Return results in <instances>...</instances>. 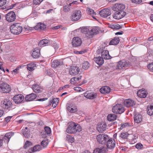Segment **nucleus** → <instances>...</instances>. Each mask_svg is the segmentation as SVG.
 <instances>
[{"mask_svg": "<svg viewBox=\"0 0 153 153\" xmlns=\"http://www.w3.org/2000/svg\"><path fill=\"white\" fill-rule=\"evenodd\" d=\"M82 130V128L79 125L71 122L68 124L66 131L68 134H74L76 132H80Z\"/></svg>", "mask_w": 153, "mask_h": 153, "instance_id": "nucleus-1", "label": "nucleus"}, {"mask_svg": "<svg viewBox=\"0 0 153 153\" xmlns=\"http://www.w3.org/2000/svg\"><path fill=\"white\" fill-rule=\"evenodd\" d=\"M1 105L3 109L6 111H9L12 109L13 104L9 99H5L1 101Z\"/></svg>", "mask_w": 153, "mask_h": 153, "instance_id": "nucleus-2", "label": "nucleus"}, {"mask_svg": "<svg viewBox=\"0 0 153 153\" xmlns=\"http://www.w3.org/2000/svg\"><path fill=\"white\" fill-rule=\"evenodd\" d=\"M22 30V27L18 23L13 24L10 27L11 32L14 34H19L20 33Z\"/></svg>", "mask_w": 153, "mask_h": 153, "instance_id": "nucleus-3", "label": "nucleus"}, {"mask_svg": "<svg viewBox=\"0 0 153 153\" xmlns=\"http://www.w3.org/2000/svg\"><path fill=\"white\" fill-rule=\"evenodd\" d=\"M112 110L114 113L121 114L124 111L125 109L123 105L121 104H117L113 107Z\"/></svg>", "mask_w": 153, "mask_h": 153, "instance_id": "nucleus-4", "label": "nucleus"}, {"mask_svg": "<svg viewBox=\"0 0 153 153\" xmlns=\"http://www.w3.org/2000/svg\"><path fill=\"white\" fill-rule=\"evenodd\" d=\"M11 90L10 86L6 83L0 84V91L3 93H9Z\"/></svg>", "mask_w": 153, "mask_h": 153, "instance_id": "nucleus-5", "label": "nucleus"}, {"mask_svg": "<svg viewBox=\"0 0 153 153\" xmlns=\"http://www.w3.org/2000/svg\"><path fill=\"white\" fill-rule=\"evenodd\" d=\"M82 16L80 10H76L73 12L71 16V19L73 21H78L80 19Z\"/></svg>", "mask_w": 153, "mask_h": 153, "instance_id": "nucleus-6", "label": "nucleus"}, {"mask_svg": "<svg viewBox=\"0 0 153 153\" xmlns=\"http://www.w3.org/2000/svg\"><path fill=\"white\" fill-rule=\"evenodd\" d=\"M109 139L108 136L106 134H100L97 136V141L100 144H103Z\"/></svg>", "mask_w": 153, "mask_h": 153, "instance_id": "nucleus-7", "label": "nucleus"}, {"mask_svg": "<svg viewBox=\"0 0 153 153\" xmlns=\"http://www.w3.org/2000/svg\"><path fill=\"white\" fill-rule=\"evenodd\" d=\"M103 48H100L97 51L98 52L101 51V56L102 58L106 59L111 58V56L109 55L108 51L107 50H103Z\"/></svg>", "mask_w": 153, "mask_h": 153, "instance_id": "nucleus-8", "label": "nucleus"}, {"mask_svg": "<svg viewBox=\"0 0 153 153\" xmlns=\"http://www.w3.org/2000/svg\"><path fill=\"white\" fill-rule=\"evenodd\" d=\"M16 16L14 12L11 11L7 13L5 16L6 19L8 22H11L14 21Z\"/></svg>", "mask_w": 153, "mask_h": 153, "instance_id": "nucleus-9", "label": "nucleus"}, {"mask_svg": "<svg viewBox=\"0 0 153 153\" xmlns=\"http://www.w3.org/2000/svg\"><path fill=\"white\" fill-rule=\"evenodd\" d=\"M131 65L129 62L125 60H122L119 61L117 65V68L121 69L123 67H126L129 66Z\"/></svg>", "mask_w": 153, "mask_h": 153, "instance_id": "nucleus-10", "label": "nucleus"}, {"mask_svg": "<svg viewBox=\"0 0 153 153\" xmlns=\"http://www.w3.org/2000/svg\"><path fill=\"white\" fill-rule=\"evenodd\" d=\"M98 29L97 27H94L89 29L88 31L86 33V36L88 37H91L93 35L96 34L98 33Z\"/></svg>", "mask_w": 153, "mask_h": 153, "instance_id": "nucleus-11", "label": "nucleus"}, {"mask_svg": "<svg viewBox=\"0 0 153 153\" xmlns=\"http://www.w3.org/2000/svg\"><path fill=\"white\" fill-rule=\"evenodd\" d=\"M126 13L124 11H116L113 14V18L117 19H119L124 16Z\"/></svg>", "mask_w": 153, "mask_h": 153, "instance_id": "nucleus-12", "label": "nucleus"}, {"mask_svg": "<svg viewBox=\"0 0 153 153\" xmlns=\"http://www.w3.org/2000/svg\"><path fill=\"white\" fill-rule=\"evenodd\" d=\"M125 5L122 4L117 3L113 6V9L115 11H121L125 8Z\"/></svg>", "mask_w": 153, "mask_h": 153, "instance_id": "nucleus-13", "label": "nucleus"}, {"mask_svg": "<svg viewBox=\"0 0 153 153\" xmlns=\"http://www.w3.org/2000/svg\"><path fill=\"white\" fill-rule=\"evenodd\" d=\"M99 14L101 17L106 18L110 15V10L109 9H104L100 12Z\"/></svg>", "mask_w": 153, "mask_h": 153, "instance_id": "nucleus-14", "label": "nucleus"}, {"mask_svg": "<svg viewBox=\"0 0 153 153\" xmlns=\"http://www.w3.org/2000/svg\"><path fill=\"white\" fill-rule=\"evenodd\" d=\"M71 44L74 47H78L81 45L82 41L79 37H74L72 39Z\"/></svg>", "mask_w": 153, "mask_h": 153, "instance_id": "nucleus-15", "label": "nucleus"}, {"mask_svg": "<svg viewBox=\"0 0 153 153\" xmlns=\"http://www.w3.org/2000/svg\"><path fill=\"white\" fill-rule=\"evenodd\" d=\"M24 99V96L22 94H18L14 96L13 98L14 102L16 104L21 103Z\"/></svg>", "mask_w": 153, "mask_h": 153, "instance_id": "nucleus-16", "label": "nucleus"}, {"mask_svg": "<svg viewBox=\"0 0 153 153\" xmlns=\"http://www.w3.org/2000/svg\"><path fill=\"white\" fill-rule=\"evenodd\" d=\"M80 71L79 68L76 66L71 67L69 73L70 75H75L79 73Z\"/></svg>", "mask_w": 153, "mask_h": 153, "instance_id": "nucleus-17", "label": "nucleus"}, {"mask_svg": "<svg viewBox=\"0 0 153 153\" xmlns=\"http://www.w3.org/2000/svg\"><path fill=\"white\" fill-rule=\"evenodd\" d=\"M115 146V142L114 139H110L108 140L106 143V146L108 149H113Z\"/></svg>", "mask_w": 153, "mask_h": 153, "instance_id": "nucleus-18", "label": "nucleus"}, {"mask_svg": "<svg viewBox=\"0 0 153 153\" xmlns=\"http://www.w3.org/2000/svg\"><path fill=\"white\" fill-rule=\"evenodd\" d=\"M137 94L138 96L140 98H145L147 96L148 92L146 90L143 89H142L138 91Z\"/></svg>", "mask_w": 153, "mask_h": 153, "instance_id": "nucleus-19", "label": "nucleus"}, {"mask_svg": "<svg viewBox=\"0 0 153 153\" xmlns=\"http://www.w3.org/2000/svg\"><path fill=\"white\" fill-rule=\"evenodd\" d=\"M67 108L68 111L71 113L75 112L77 111L76 106L72 103L67 105Z\"/></svg>", "mask_w": 153, "mask_h": 153, "instance_id": "nucleus-20", "label": "nucleus"}, {"mask_svg": "<svg viewBox=\"0 0 153 153\" xmlns=\"http://www.w3.org/2000/svg\"><path fill=\"white\" fill-rule=\"evenodd\" d=\"M106 125L104 123H99L97 126V129L100 132H103L106 129Z\"/></svg>", "mask_w": 153, "mask_h": 153, "instance_id": "nucleus-21", "label": "nucleus"}, {"mask_svg": "<svg viewBox=\"0 0 153 153\" xmlns=\"http://www.w3.org/2000/svg\"><path fill=\"white\" fill-rule=\"evenodd\" d=\"M124 103L125 106L127 107L133 106L135 105L134 101L130 99H126L124 100Z\"/></svg>", "mask_w": 153, "mask_h": 153, "instance_id": "nucleus-22", "label": "nucleus"}, {"mask_svg": "<svg viewBox=\"0 0 153 153\" xmlns=\"http://www.w3.org/2000/svg\"><path fill=\"white\" fill-rule=\"evenodd\" d=\"M13 134V132L12 131L6 133L3 139L4 140V142L8 143L10 138Z\"/></svg>", "mask_w": 153, "mask_h": 153, "instance_id": "nucleus-23", "label": "nucleus"}, {"mask_svg": "<svg viewBox=\"0 0 153 153\" xmlns=\"http://www.w3.org/2000/svg\"><path fill=\"white\" fill-rule=\"evenodd\" d=\"M134 119L135 123H139L142 120V117L141 114L137 113L134 116Z\"/></svg>", "mask_w": 153, "mask_h": 153, "instance_id": "nucleus-24", "label": "nucleus"}, {"mask_svg": "<svg viewBox=\"0 0 153 153\" xmlns=\"http://www.w3.org/2000/svg\"><path fill=\"white\" fill-rule=\"evenodd\" d=\"M36 97V95L35 94L32 93L26 95L25 100L27 101H30L35 99Z\"/></svg>", "mask_w": 153, "mask_h": 153, "instance_id": "nucleus-25", "label": "nucleus"}, {"mask_svg": "<svg viewBox=\"0 0 153 153\" xmlns=\"http://www.w3.org/2000/svg\"><path fill=\"white\" fill-rule=\"evenodd\" d=\"M40 55V50L38 48H35L33 49L32 56L34 58L39 57Z\"/></svg>", "mask_w": 153, "mask_h": 153, "instance_id": "nucleus-26", "label": "nucleus"}, {"mask_svg": "<svg viewBox=\"0 0 153 153\" xmlns=\"http://www.w3.org/2000/svg\"><path fill=\"white\" fill-rule=\"evenodd\" d=\"M110 88L107 86L102 87L100 89V92L103 94H108L110 92Z\"/></svg>", "mask_w": 153, "mask_h": 153, "instance_id": "nucleus-27", "label": "nucleus"}, {"mask_svg": "<svg viewBox=\"0 0 153 153\" xmlns=\"http://www.w3.org/2000/svg\"><path fill=\"white\" fill-rule=\"evenodd\" d=\"M62 64L63 62H62L57 60H55L52 62L51 66L53 68H56L59 66L62 65Z\"/></svg>", "mask_w": 153, "mask_h": 153, "instance_id": "nucleus-28", "label": "nucleus"}, {"mask_svg": "<svg viewBox=\"0 0 153 153\" xmlns=\"http://www.w3.org/2000/svg\"><path fill=\"white\" fill-rule=\"evenodd\" d=\"M102 58L100 56L96 57L94 58L95 62L99 65H102L104 62V61Z\"/></svg>", "mask_w": 153, "mask_h": 153, "instance_id": "nucleus-29", "label": "nucleus"}, {"mask_svg": "<svg viewBox=\"0 0 153 153\" xmlns=\"http://www.w3.org/2000/svg\"><path fill=\"white\" fill-rule=\"evenodd\" d=\"M22 132L25 137L27 138L30 137V130L27 128V127H26L25 129L22 130Z\"/></svg>", "mask_w": 153, "mask_h": 153, "instance_id": "nucleus-30", "label": "nucleus"}, {"mask_svg": "<svg viewBox=\"0 0 153 153\" xmlns=\"http://www.w3.org/2000/svg\"><path fill=\"white\" fill-rule=\"evenodd\" d=\"M120 41V39L119 37H114L110 41L109 43V45H117L119 42Z\"/></svg>", "mask_w": 153, "mask_h": 153, "instance_id": "nucleus-31", "label": "nucleus"}, {"mask_svg": "<svg viewBox=\"0 0 153 153\" xmlns=\"http://www.w3.org/2000/svg\"><path fill=\"white\" fill-rule=\"evenodd\" d=\"M84 96L86 98L93 99L95 98L96 94L95 93L92 92L88 93H85L84 94Z\"/></svg>", "mask_w": 153, "mask_h": 153, "instance_id": "nucleus-32", "label": "nucleus"}, {"mask_svg": "<svg viewBox=\"0 0 153 153\" xmlns=\"http://www.w3.org/2000/svg\"><path fill=\"white\" fill-rule=\"evenodd\" d=\"M49 41L46 39H43L41 40L39 42V46L40 47L46 46L48 44Z\"/></svg>", "mask_w": 153, "mask_h": 153, "instance_id": "nucleus-33", "label": "nucleus"}, {"mask_svg": "<svg viewBox=\"0 0 153 153\" xmlns=\"http://www.w3.org/2000/svg\"><path fill=\"white\" fill-rule=\"evenodd\" d=\"M117 116L115 114H110L108 115L107 119L108 120L112 121L116 119Z\"/></svg>", "mask_w": 153, "mask_h": 153, "instance_id": "nucleus-34", "label": "nucleus"}, {"mask_svg": "<svg viewBox=\"0 0 153 153\" xmlns=\"http://www.w3.org/2000/svg\"><path fill=\"white\" fill-rule=\"evenodd\" d=\"M108 27L113 29H120L122 27L118 24H111L109 25Z\"/></svg>", "mask_w": 153, "mask_h": 153, "instance_id": "nucleus-35", "label": "nucleus"}, {"mask_svg": "<svg viewBox=\"0 0 153 153\" xmlns=\"http://www.w3.org/2000/svg\"><path fill=\"white\" fill-rule=\"evenodd\" d=\"M36 65L32 63L27 64V69L30 71H33Z\"/></svg>", "mask_w": 153, "mask_h": 153, "instance_id": "nucleus-36", "label": "nucleus"}, {"mask_svg": "<svg viewBox=\"0 0 153 153\" xmlns=\"http://www.w3.org/2000/svg\"><path fill=\"white\" fill-rule=\"evenodd\" d=\"M42 147L40 145H36L33 148L30 149V150L32 151V152H35L37 151H39L41 150Z\"/></svg>", "mask_w": 153, "mask_h": 153, "instance_id": "nucleus-37", "label": "nucleus"}, {"mask_svg": "<svg viewBox=\"0 0 153 153\" xmlns=\"http://www.w3.org/2000/svg\"><path fill=\"white\" fill-rule=\"evenodd\" d=\"M33 89L34 91L36 93H39L42 91L40 87L38 85H34L33 87Z\"/></svg>", "mask_w": 153, "mask_h": 153, "instance_id": "nucleus-38", "label": "nucleus"}, {"mask_svg": "<svg viewBox=\"0 0 153 153\" xmlns=\"http://www.w3.org/2000/svg\"><path fill=\"white\" fill-rule=\"evenodd\" d=\"M147 112L150 116L153 114V103L150 105V106L147 107Z\"/></svg>", "mask_w": 153, "mask_h": 153, "instance_id": "nucleus-39", "label": "nucleus"}, {"mask_svg": "<svg viewBox=\"0 0 153 153\" xmlns=\"http://www.w3.org/2000/svg\"><path fill=\"white\" fill-rule=\"evenodd\" d=\"M86 10L87 13L88 14L91 15L93 18H95L94 16L95 15V13L94 12V11L93 10L89 8H87Z\"/></svg>", "mask_w": 153, "mask_h": 153, "instance_id": "nucleus-40", "label": "nucleus"}, {"mask_svg": "<svg viewBox=\"0 0 153 153\" xmlns=\"http://www.w3.org/2000/svg\"><path fill=\"white\" fill-rule=\"evenodd\" d=\"M66 140L69 143H72L74 141V139L73 137L69 135H67L66 138Z\"/></svg>", "mask_w": 153, "mask_h": 153, "instance_id": "nucleus-41", "label": "nucleus"}, {"mask_svg": "<svg viewBox=\"0 0 153 153\" xmlns=\"http://www.w3.org/2000/svg\"><path fill=\"white\" fill-rule=\"evenodd\" d=\"M59 102L58 98H54L53 99L52 102V106L53 108H55Z\"/></svg>", "mask_w": 153, "mask_h": 153, "instance_id": "nucleus-42", "label": "nucleus"}, {"mask_svg": "<svg viewBox=\"0 0 153 153\" xmlns=\"http://www.w3.org/2000/svg\"><path fill=\"white\" fill-rule=\"evenodd\" d=\"M89 66L90 65L88 62H85L82 64V68L86 70L88 69Z\"/></svg>", "mask_w": 153, "mask_h": 153, "instance_id": "nucleus-43", "label": "nucleus"}, {"mask_svg": "<svg viewBox=\"0 0 153 153\" xmlns=\"http://www.w3.org/2000/svg\"><path fill=\"white\" fill-rule=\"evenodd\" d=\"M49 141L47 139L44 140H42L41 142V145L43 147H46L48 145Z\"/></svg>", "mask_w": 153, "mask_h": 153, "instance_id": "nucleus-44", "label": "nucleus"}, {"mask_svg": "<svg viewBox=\"0 0 153 153\" xmlns=\"http://www.w3.org/2000/svg\"><path fill=\"white\" fill-rule=\"evenodd\" d=\"M32 145V143L29 141H27L25 142L24 146V148L25 149H27Z\"/></svg>", "mask_w": 153, "mask_h": 153, "instance_id": "nucleus-45", "label": "nucleus"}, {"mask_svg": "<svg viewBox=\"0 0 153 153\" xmlns=\"http://www.w3.org/2000/svg\"><path fill=\"white\" fill-rule=\"evenodd\" d=\"M44 129L45 131V134L48 135L51 134V130L50 128L49 127H45Z\"/></svg>", "mask_w": 153, "mask_h": 153, "instance_id": "nucleus-46", "label": "nucleus"}, {"mask_svg": "<svg viewBox=\"0 0 153 153\" xmlns=\"http://www.w3.org/2000/svg\"><path fill=\"white\" fill-rule=\"evenodd\" d=\"M128 136V133H123L121 134L120 135V137L123 139H125L127 138Z\"/></svg>", "mask_w": 153, "mask_h": 153, "instance_id": "nucleus-47", "label": "nucleus"}, {"mask_svg": "<svg viewBox=\"0 0 153 153\" xmlns=\"http://www.w3.org/2000/svg\"><path fill=\"white\" fill-rule=\"evenodd\" d=\"M103 150V148H97L94 151L93 153H101Z\"/></svg>", "mask_w": 153, "mask_h": 153, "instance_id": "nucleus-48", "label": "nucleus"}, {"mask_svg": "<svg viewBox=\"0 0 153 153\" xmlns=\"http://www.w3.org/2000/svg\"><path fill=\"white\" fill-rule=\"evenodd\" d=\"M135 147L138 149H141L143 148V146L141 143H138L135 145Z\"/></svg>", "mask_w": 153, "mask_h": 153, "instance_id": "nucleus-49", "label": "nucleus"}, {"mask_svg": "<svg viewBox=\"0 0 153 153\" xmlns=\"http://www.w3.org/2000/svg\"><path fill=\"white\" fill-rule=\"evenodd\" d=\"M21 66H18L15 69L13 70L12 71V74H15L18 73L19 69L21 68Z\"/></svg>", "mask_w": 153, "mask_h": 153, "instance_id": "nucleus-50", "label": "nucleus"}, {"mask_svg": "<svg viewBox=\"0 0 153 153\" xmlns=\"http://www.w3.org/2000/svg\"><path fill=\"white\" fill-rule=\"evenodd\" d=\"M74 78L76 82V84H77L81 81L82 76H80L78 77H74Z\"/></svg>", "mask_w": 153, "mask_h": 153, "instance_id": "nucleus-51", "label": "nucleus"}, {"mask_svg": "<svg viewBox=\"0 0 153 153\" xmlns=\"http://www.w3.org/2000/svg\"><path fill=\"white\" fill-rule=\"evenodd\" d=\"M130 126V124L128 123H126L121 125L120 129H122L128 127Z\"/></svg>", "mask_w": 153, "mask_h": 153, "instance_id": "nucleus-52", "label": "nucleus"}, {"mask_svg": "<svg viewBox=\"0 0 153 153\" xmlns=\"http://www.w3.org/2000/svg\"><path fill=\"white\" fill-rule=\"evenodd\" d=\"M147 67L150 71L153 72V62L149 63Z\"/></svg>", "mask_w": 153, "mask_h": 153, "instance_id": "nucleus-53", "label": "nucleus"}, {"mask_svg": "<svg viewBox=\"0 0 153 153\" xmlns=\"http://www.w3.org/2000/svg\"><path fill=\"white\" fill-rule=\"evenodd\" d=\"M70 10V7H69L68 5H65L63 7V10L65 12H68Z\"/></svg>", "mask_w": 153, "mask_h": 153, "instance_id": "nucleus-54", "label": "nucleus"}, {"mask_svg": "<svg viewBox=\"0 0 153 153\" xmlns=\"http://www.w3.org/2000/svg\"><path fill=\"white\" fill-rule=\"evenodd\" d=\"M42 1L43 0H33V2L34 4L38 5L40 4Z\"/></svg>", "mask_w": 153, "mask_h": 153, "instance_id": "nucleus-55", "label": "nucleus"}, {"mask_svg": "<svg viewBox=\"0 0 153 153\" xmlns=\"http://www.w3.org/2000/svg\"><path fill=\"white\" fill-rule=\"evenodd\" d=\"M39 25L40 30H44L46 28L45 25L42 23H39Z\"/></svg>", "mask_w": 153, "mask_h": 153, "instance_id": "nucleus-56", "label": "nucleus"}, {"mask_svg": "<svg viewBox=\"0 0 153 153\" xmlns=\"http://www.w3.org/2000/svg\"><path fill=\"white\" fill-rule=\"evenodd\" d=\"M6 2V0H0V7L5 5Z\"/></svg>", "mask_w": 153, "mask_h": 153, "instance_id": "nucleus-57", "label": "nucleus"}, {"mask_svg": "<svg viewBox=\"0 0 153 153\" xmlns=\"http://www.w3.org/2000/svg\"><path fill=\"white\" fill-rule=\"evenodd\" d=\"M131 1L133 3L139 4L142 2L141 0H131Z\"/></svg>", "mask_w": 153, "mask_h": 153, "instance_id": "nucleus-58", "label": "nucleus"}, {"mask_svg": "<svg viewBox=\"0 0 153 153\" xmlns=\"http://www.w3.org/2000/svg\"><path fill=\"white\" fill-rule=\"evenodd\" d=\"M70 83H71V84L73 85H75L76 84V82L75 81V79H74V78H72L70 80Z\"/></svg>", "mask_w": 153, "mask_h": 153, "instance_id": "nucleus-59", "label": "nucleus"}, {"mask_svg": "<svg viewBox=\"0 0 153 153\" xmlns=\"http://www.w3.org/2000/svg\"><path fill=\"white\" fill-rule=\"evenodd\" d=\"M39 25V23H38L37 25L34 27V29L36 30H40Z\"/></svg>", "mask_w": 153, "mask_h": 153, "instance_id": "nucleus-60", "label": "nucleus"}, {"mask_svg": "<svg viewBox=\"0 0 153 153\" xmlns=\"http://www.w3.org/2000/svg\"><path fill=\"white\" fill-rule=\"evenodd\" d=\"M12 117L9 116L8 117L6 118H5V120L7 122H9L10 119Z\"/></svg>", "mask_w": 153, "mask_h": 153, "instance_id": "nucleus-61", "label": "nucleus"}, {"mask_svg": "<svg viewBox=\"0 0 153 153\" xmlns=\"http://www.w3.org/2000/svg\"><path fill=\"white\" fill-rule=\"evenodd\" d=\"M74 89L75 91H81V88L80 87H75L74 88Z\"/></svg>", "mask_w": 153, "mask_h": 153, "instance_id": "nucleus-62", "label": "nucleus"}, {"mask_svg": "<svg viewBox=\"0 0 153 153\" xmlns=\"http://www.w3.org/2000/svg\"><path fill=\"white\" fill-rule=\"evenodd\" d=\"M4 111L2 110H0V117H1L4 114Z\"/></svg>", "mask_w": 153, "mask_h": 153, "instance_id": "nucleus-63", "label": "nucleus"}, {"mask_svg": "<svg viewBox=\"0 0 153 153\" xmlns=\"http://www.w3.org/2000/svg\"><path fill=\"white\" fill-rule=\"evenodd\" d=\"M131 142L132 143H134L137 141L136 139V138H133L131 140Z\"/></svg>", "mask_w": 153, "mask_h": 153, "instance_id": "nucleus-64", "label": "nucleus"}]
</instances>
